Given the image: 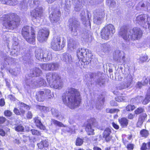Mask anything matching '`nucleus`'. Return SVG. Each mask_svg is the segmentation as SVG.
<instances>
[{
  "mask_svg": "<svg viewBox=\"0 0 150 150\" xmlns=\"http://www.w3.org/2000/svg\"><path fill=\"white\" fill-rule=\"evenodd\" d=\"M112 124L113 127L115 129H117L119 128V125L115 124L114 122H112Z\"/></svg>",
  "mask_w": 150,
  "mask_h": 150,
  "instance_id": "64",
  "label": "nucleus"
},
{
  "mask_svg": "<svg viewBox=\"0 0 150 150\" xmlns=\"http://www.w3.org/2000/svg\"><path fill=\"white\" fill-rule=\"evenodd\" d=\"M13 112L16 115H21V112L19 111V110L16 108H14Z\"/></svg>",
  "mask_w": 150,
  "mask_h": 150,
  "instance_id": "58",
  "label": "nucleus"
},
{
  "mask_svg": "<svg viewBox=\"0 0 150 150\" xmlns=\"http://www.w3.org/2000/svg\"><path fill=\"white\" fill-rule=\"evenodd\" d=\"M51 112L52 115L54 117H57L59 116L58 111L56 109L52 108L51 109Z\"/></svg>",
  "mask_w": 150,
  "mask_h": 150,
  "instance_id": "40",
  "label": "nucleus"
},
{
  "mask_svg": "<svg viewBox=\"0 0 150 150\" xmlns=\"http://www.w3.org/2000/svg\"><path fill=\"white\" fill-rule=\"evenodd\" d=\"M50 34V31L47 28L40 30L38 33V40L41 42L47 40Z\"/></svg>",
  "mask_w": 150,
  "mask_h": 150,
  "instance_id": "14",
  "label": "nucleus"
},
{
  "mask_svg": "<svg viewBox=\"0 0 150 150\" xmlns=\"http://www.w3.org/2000/svg\"><path fill=\"white\" fill-rule=\"evenodd\" d=\"M25 82L27 86L28 87L45 86L46 85V81L42 78L27 79L25 80Z\"/></svg>",
  "mask_w": 150,
  "mask_h": 150,
  "instance_id": "8",
  "label": "nucleus"
},
{
  "mask_svg": "<svg viewBox=\"0 0 150 150\" xmlns=\"http://www.w3.org/2000/svg\"><path fill=\"white\" fill-rule=\"evenodd\" d=\"M42 73V71L39 68L37 67L34 68L30 71L31 76L32 77L39 76Z\"/></svg>",
  "mask_w": 150,
  "mask_h": 150,
  "instance_id": "26",
  "label": "nucleus"
},
{
  "mask_svg": "<svg viewBox=\"0 0 150 150\" xmlns=\"http://www.w3.org/2000/svg\"><path fill=\"white\" fill-rule=\"evenodd\" d=\"M46 78L51 87L56 89H60L62 88V82L57 73L49 72L47 74Z\"/></svg>",
  "mask_w": 150,
  "mask_h": 150,
  "instance_id": "3",
  "label": "nucleus"
},
{
  "mask_svg": "<svg viewBox=\"0 0 150 150\" xmlns=\"http://www.w3.org/2000/svg\"><path fill=\"white\" fill-rule=\"evenodd\" d=\"M144 112V109L142 108H139L134 111V113L136 114H138L142 113L139 117L138 121L137 124V126L138 127H140L142 125L144 120L147 117L146 114V113H143Z\"/></svg>",
  "mask_w": 150,
  "mask_h": 150,
  "instance_id": "11",
  "label": "nucleus"
},
{
  "mask_svg": "<svg viewBox=\"0 0 150 150\" xmlns=\"http://www.w3.org/2000/svg\"><path fill=\"white\" fill-rule=\"evenodd\" d=\"M4 18L3 25L7 29L12 30L14 29L20 22L19 17L14 13L5 15Z\"/></svg>",
  "mask_w": 150,
  "mask_h": 150,
  "instance_id": "4",
  "label": "nucleus"
},
{
  "mask_svg": "<svg viewBox=\"0 0 150 150\" xmlns=\"http://www.w3.org/2000/svg\"><path fill=\"white\" fill-rule=\"evenodd\" d=\"M31 132L33 135H40L41 133L38 131L34 129H32L31 130Z\"/></svg>",
  "mask_w": 150,
  "mask_h": 150,
  "instance_id": "49",
  "label": "nucleus"
},
{
  "mask_svg": "<svg viewBox=\"0 0 150 150\" xmlns=\"http://www.w3.org/2000/svg\"><path fill=\"white\" fill-rule=\"evenodd\" d=\"M111 133V129L108 128H106L103 133V137L107 142L110 141L112 138V137L110 135Z\"/></svg>",
  "mask_w": 150,
  "mask_h": 150,
  "instance_id": "20",
  "label": "nucleus"
},
{
  "mask_svg": "<svg viewBox=\"0 0 150 150\" xmlns=\"http://www.w3.org/2000/svg\"><path fill=\"white\" fill-rule=\"evenodd\" d=\"M43 145L45 147H48L49 145V142L47 139L42 141Z\"/></svg>",
  "mask_w": 150,
  "mask_h": 150,
  "instance_id": "56",
  "label": "nucleus"
},
{
  "mask_svg": "<svg viewBox=\"0 0 150 150\" xmlns=\"http://www.w3.org/2000/svg\"><path fill=\"white\" fill-rule=\"evenodd\" d=\"M60 14L59 11L53 12L50 15V19L51 22L54 24H58L59 20Z\"/></svg>",
  "mask_w": 150,
  "mask_h": 150,
  "instance_id": "19",
  "label": "nucleus"
},
{
  "mask_svg": "<svg viewBox=\"0 0 150 150\" xmlns=\"http://www.w3.org/2000/svg\"><path fill=\"white\" fill-rule=\"evenodd\" d=\"M14 128L17 132H23L24 130V127L21 125H16Z\"/></svg>",
  "mask_w": 150,
  "mask_h": 150,
  "instance_id": "38",
  "label": "nucleus"
},
{
  "mask_svg": "<svg viewBox=\"0 0 150 150\" xmlns=\"http://www.w3.org/2000/svg\"><path fill=\"white\" fill-rule=\"evenodd\" d=\"M6 120V119L3 117H0V125L3 124Z\"/></svg>",
  "mask_w": 150,
  "mask_h": 150,
  "instance_id": "57",
  "label": "nucleus"
},
{
  "mask_svg": "<svg viewBox=\"0 0 150 150\" xmlns=\"http://www.w3.org/2000/svg\"><path fill=\"white\" fill-rule=\"evenodd\" d=\"M148 56L146 54L142 55L140 57L139 60L140 62L142 63L146 61L148 59Z\"/></svg>",
  "mask_w": 150,
  "mask_h": 150,
  "instance_id": "41",
  "label": "nucleus"
},
{
  "mask_svg": "<svg viewBox=\"0 0 150 150\" xmlns=\"http://www.w3.org/2000/svg\"><path fill=\"white\" fill-rule=\"evenodd\" d=\"M87 18H88V20H86V18L85 19V20H82V21H83V24H84L85 26L86 27H89L90 28L91 25L90 20L91 18V13L89 11H87Z\"/></svg>",
  "mask_w": 150,
  "mask_h": 150,
  "instance_id": "31",
  "label": "nucleus"
},
{
  "mask_svg": "<svg viewBox=\"0 0 150 150\" xmlns=\"http://www.w3.org/2000/svg\"><path fill=\"white\" fill-rule=\"evenodd\" d=\"M135 98H132L130 100V102L132 103H139V101H137Z\"/></svg>",
  "mask_w": 150,
  "mask_h": 150,
  "instance_id": "63",
  "label": "nucleus"
},
{
  "mask_svg": "<svg viewBox=\"0 0 150 150\" xmlns=\"http://www.w3.org/2000/svg\"><path fill=\"white\" fill-rule=\"evenodd\" d=\"M31 16L35 19H38L43 15V9L41 6L36 8L30 12Z\"/></svg>",
  "mask_w": 150,
  "mask_h": 150,
  "instance_id": "16",
  "label": "nucleus"
},
{
  "mask_svg": "<svg viewBox=\"0 0 150 150\" xmlns=\"http://www.w3.org/2000/svg\"><path fill=\"white\" fill-rule=\"evenodd\" d=\"M115 32V28L113 25L108 24L105 25L100 31L101 38L105 40H109Z\"/></svg>",
  "mask_w": 150,
  "mask_h": 150,
  "instance_id": "6",
  "label": "nucleus"
},
{
  "mask_svg": "<svg viewBox=\"0 0 150 150\" xmlns=\"http://www.w3.org/2000/svg\"><path fill=\"white\" fill-rule=\"evenodd\" d=\"M34 120L37 127L43 130L45 129V127L42 124L40 121L38 119V117L35 118L34 119Z\"/></svg>",
  "mask_w": 150,
  "mask_h": 150,
  "instance_id": "32",
  "label": "nucleus"
},
{
  "mask_svg": "<svg viewBox=\"0 0 150 150\" xmlns=\"http://www.w3.org/2000/svg\"><path fill=\"white\" fill-rule=\"evenodd\" d=\"M4 60L8 62L12 61L13 60L12 58L10 57L9 56H7L6 55L4 56Z\"/></svg>",
  "mask_w": 150,
  "mask_h": 150,
  "instance_id": "52",
  "label": "nucleus"
},
{
  "mask_svg": "<svg viewBox=\"0 0 150 150\" xmlns=\"http://www.w3.org/2000/svg\"><path fill=\"white\" fill-rule=\"evenodd\" d=\"M98 125V122L96 119L92 118L90 120V122L86 125L85 130L88 135L94 134V127Z\"/></svg>",
  "mask_w": 150,
  "mask_h": 150,
  "instance_id": "13",
  "label": "nucleus"
},
{
  "mask_svg": "<svg viewBox=\"0 0 150 150\" xmlns=\"http://www.w3.org/2000/svg\"><path fill=\"white\" fill-rule=\"evenodd\" d=\"M104 11L102 10L97 9L93 12V21L94 23L99 25L103 21L105 17Z\"/></svg>",
  "mask_w": 150,
  "mask_h": 150,
  "instance_id": "9",
  "label": "nucleus"
},
{
  "mask_svg": "<svg viewBox=\"0 0 150 150\" xmlns=\"http://www.w3.org/2000/svg\"><path fill=\"white\" fill-rule=\"evenodd\" d=\"M118 120L120 125L122 127H126L128 123V120L127 119L125 118L119 119Z\"/></svg>",
  "mask_w": 150,
  "mask_h": 150,
  "instance_id": "33",
  "label": "nucleus"
},
{
  "mask_svg": "<svg viewBox=\"0 0 150 150\" xmlns=\"http://www.w3.org/2000/svg\"><path fill=\"white\" fill-rule=\"evenodd\" d=\"M122 53V52L118 50H116L113 54V58L114 60L120 63L122 62H124L125 57L123 56L122 58H121Z\"/></svg>",
  "mask_w": 150,
  "mask_h": 150,
  "instance_id": "18",
  "label": "nucleus"
},
{
  "mask_svg": "<svg viewBox=\"0 0 150 150\" xmlns=\"http://www.w3.org/2000/svg\"><path fill=\"white\" fill-rule=\"evenodd\" d=\"M44 50L41 49H38L35 51V55L37 59L39 60H43V52Z\"/></svg>",
  "mask_w": 150,
  "mask_h": 150,
  "instance_id": "24",
  "label": "nucleus"
},
{
  "mask_svg": "<svg viewBox=\"0 0 150 150\" xmlns=\"http://www.w3.org/2000/svg\"><path fill=\"white\" fill-rule=\"evenodd\" d=\"M80 15L82 20H85V19L86 18V17L85 12L84 10H82L81 11Z\"/></svg>",
  "mask_w": 150,
  "mask_h": 150,
  "instance_id": "51",
  "label": "nucleus"
},
{
  "mask_svg": "<svg viewBox=\"0 0 150 150\" xmlns=\"http://www.w3.org/2000/svg\"><path fill=\"white\" fill-rule=\"evenodd\" d=\"M62 59L64 61L68 64H70L72 62V57L69 54L65 53L63 54Z\"/></svg>",
  "mask_w": 150,
  "mask_h": 150,
  "instance_id": "27",
  "label": "nucleus"
},
{
  "mask_svg": "<svg viewBox=\"0 0 150 150\" xmlns=\"http://www.w3.org/2000/svg\"><path fill=\"white\" fill-rule=\"evenodd\" d=\"M97 82L101 86V85H103L104 83L105 80L103 79L100 78L97 80Z\"/></svg>",
  "mask_w": 150,
  "mask_h": 150,
  "instance_id": "53",
  "label": "nucleus"
},
{
  "mask_svg": "<svg viewBox=\"0 0 150 150\" xmlns=\"http://www.w3.org/2000/svg\"><path fill=\"white\" fill-rule=\"evenodd\" d=\"M62 99L63 103L71 109L80 104L81 98L79 91L72 87H68L66 92L63 94Z\"/></svg>",
  "mask_w": 150,
  "mask_h": 150,
  "instance_id": "1",
  "label": "nucleus"
},
{
  "mask_svg": "<svg viewBox=\"0 0 150 150\" xmlns=\"http://www.w3.org/2000/svg\"><path fill=\"white\" fill-rule=\"evenodd\" d=\"M71 24L70 25L71 26L70 28L71 31L72 33H73V34L76 35L77 33L76 32L78 27L79 26V22L77 21L74 20Z\"/></svg>",
  "mask_w": 150,
  "mask_h": 150,
  "instance_id": "21",
  "label": "nucleus"
},
{
  "mask_svg": "<svg viewBox=\"0 0 150 150\" xmlns=\"http://www.w3.org/2000/svg\"><path fill=\"white\" fill-rule=\"evenodd\" d=\"M89 53L88 49L79 48L77 51V55L79 59H80L83 57H87L89 56Z\"/></svg>",
  "mask_w": 150,
  "mask_h": 150,
  "instance_id": "17",
  "label": "nucleus"
},
{
  "mask_svg": "<svg viewBox=\"0 0 150 150\" xmlns=\"http://www.w3.org/2000/svg\"><path fill=\"white\" fill-rule=\"evenodd\" d=\"M127 148L128 150H132L134 148V145L132 144H128L127 145Z\"/></svg>",
  "mask_w": 150,
  "mask_h": 150,
  "instance_id": "59",
  "label": "nucleus"
},
{
  "mask_svg": "<svg viewBox=\"0 0 150 150\" xmlns=\"http://www.w3.org/2000/svg\"><path fill=\"white\" fill-rule=\"evenodd\" d=\"M43 61H48L51 60L52 58V53L50 51L44 50L43 52Z\"/></svg>",
  "mask_w": 150,
  "mask_h": 150,
  "instance_id": "22",
  "label": "nucleus"
},
{
  "mask_svg": "<svg viewBox=\"0 0 150 150\" xmlns=\"http://www.w3.org/2000/svg\"><path fill=\"white\" fill-rule=\"evenodd\" d=\"M83 139L80 138H78L76 141V145L77 146H81L83 144Z\"/></svg>",
  "mask_w": 150,
  "mask_h": 150,
  "instance_id": "47",
  "label": "nucleus"
},
{
  "mask_svg": "<svg viewBox=\"0 0 150 150\" xmlns=\"http://www.w3.org/2000/svg\"><path fill=\"white\" fill-rule=\"evenodd\" d=\"M141 149V150H150V142H148L147 144L143 143Z\"/></svg>",
  "mask_w": 150,
  "mask_h": 150,
  "instance_id": "37",
  "label": "nucleus"
},
{
  "mask_svg": "<svg viewBox=\"0 0 150 150\" xmlns=\"http://www.w3.org/2000/svg\"><path fill=\"white\" fill-rule=\"evenodd\" d=\"M9 71L10 73H11L14 76H17L18 74H19V72H16L15 71H14L12 69H10Z\"/></svg>",
  "mask_w": 150,
  "mask_h": 150,
  "instance_id": "55",
  "label": "nucleus"
},
{
  "mask_svg": "<svg viewBox=\"0 0 150 150\" xmlns=\"http://www.w3.org/2000/svg\"><path fill=\"white\" fill-rule=\"evenodd\" d=\"M44 91L45 92V95L46 97L49 96L51 93L50 90L48 89H45Z\"/></svg>",
  "mask_w": 150,
  "mask_h": 150,
  "instance_id": "54",
  "label": "nucleus"
},
{
  "mask_svg": "<svg viewBox=\"0 0 150 150\" xmlns=\"http://www.w3.org/2000/svg\"><path fill=\"white\" fill-rule=\"evenodd\" d=\"M18 3V1L16 0H9L6 4L10 5H15Z\"/></svg>",
  "mask_w": 150,
  "mask_h": 150,
  "instance_id": "44",
  "label": "nucleus"
},
{
  "mask_svg": "<svg viewBox=\"0 0 150 150\" xmlns=\"http://www.w3.org/2000/svg\"><path fill=\"white\" fill-rule=\"evenodd\" d=\"M133 77L131 74H128L124 77L123 81L118 87L120 90L125 89L128 88L132 83Z\"/></svg>",
  "mask_w": 150,
  "mask_h": 150,
  "instance_id": "10",
  "label": "nucleus"
},
{
  "mask_svg": "<svg viewBox=\"0 0 150 150\" xmlns=\"http://www.w3.org/2000/svg\"><path fill=\"white\" fill-rule=\"evenodd\" d=\"M37 100L39 101H43L46 98L44 91H40L38 92L36 96Z\"/></svg>",
  "mask_w": 150,
  "mask_h": 150,
  "instance_id": "29",
  "label": "nucleus"
},
{
  "mask_svg": "<svg viewBox=\"0 0 150 150\" xmlns=\"http://www.w3.org/2000/svg\"><path fill=\"white\" fill-rule=\"evenodd\" d=\"M98 47L100 48L99 50H101L105 52H107L110 49V45L107 43L100 44L98 45Z\"/></svg>",
  "mask_w": 150,
  "mask_h": 150,
  "instance_id": "28",
  "label": "nucleus"
},
{
  "mask_svg": "<svg viewBox=\"0 0 150 150\" xmlns=\"http://www.w3.org/2000/svg\"><path fill=\"white\" fill-rule=\"evenodd\" d=\"M40 67L44 70L53 71L57 70L59 67V65L57 63L51 62L41 64H40Z\"/></svg>",
  "mask_w": 150,
  "mask_h": 150,
  "instance_id": "12",
  "label": "nucleus"
},
{
  "mask_svg": "<svg viewBox=\"0 0 150 150\" xmlns=\"http://www.w3.org/2000/svg\"><path fill=\"white\" fill-rule=\"evenodd\" d=\"M143 86V83L140 81H138L136 84V87L139 88H141Z\"/></svg>",
  "mask_w": 150,
  "mask_h": 150,
  "instance_id": "61",
  "label": "nucleus"
},
{
  "mask_svg": "<svg viewBox=\"0 0 150 150\" xmlns=\"http://www.w3.org/2000/svg\"><path fill=\"white\" fill-rule=\"evenodd\" d=\"M78 45V42L73 38H70L68 40V46L69 48H75Z\"/></svg>",
  "mask_w": 150,
  "mask_h": 150,
  "instance_id": "30",
  "label": "nucleus"
},
{
  "mask_svg": "<svg viewBox=\"0 0 150 150\" xmlns=\"http://www.w3.org/2000/svg\"><path fill=\"white\" fill-rule=\"evenodd\" d=\"M126 97L120 96L115 98V100L117 101L120 102L124 101L126 99Z\"/></svg>",
  "mask_w": 150,
  "mask_h": 150,
  "instance_id": "46",
  "label": "nucleus"
},
{
  "mask_svg": "<svg viewBox=\"0 0 150 150\" xmlns=\"http://www.w3.org/2000/svg\"><path fill=\"white\" fill-rule=\"evenodd\" d=\"M32 56V55L30 53H27L22 57V59L24 61H25L26 62H28L31 58Z\"/></svg>",
  "mask_w": 150,
  "mask_h": 150,
  "instance_id": "35",
  "label": "nucleus"
},
{
  "mask_svg": "<svg viewBox=\"0 0 150 150\" xmlns=\"http://www.w3.org/2000/svg\"><path fill=\"white\" fill-rule=\"evenodd\" d=\"M65 43L64 40H62L60 37L55 36L52 40L51 46L53 50H59L62 49L64 47Z\"/></svg>",
  "mask_w": 150,
  "mask_h": 150,
  "instance_id": "7",
  "label": "nucleus"
},
{
  "mask_svg": "<svg viewBox=\"0 0 150 150\" xmlns=\"http://www.w3.org/2000/svg\"><path fill=\"white\" fill-rule=\"evenodd\" d=\"M146 16L145 15H140L137 16L136 18V21L139 25L144 26L145 24Z\"/></svg>",
  "mask_w": 150,
  "mask_h": 150,
  "instance_id": "23",
  "label": "nucleus"
},
{
  "mask_svg": "<svg viewBox=\"0 0 150 150\" xmlns=\"http://www.w3.org/2000/svg\"><path fill=\"white\" fill-rule=\"evenodd\" d=\"M107 3L108 4V5L110 7H114L116 4L115 1L113 0H107Z\"/></svg>",
  "mask_w": 150,
  "mask_h": 150,
  "instance_id": "43",
  "label": "nucleus"
},
{
  "mask_svg": "<svg viewBox=\"0 0 150 150\" xmlns=\"http://www.w3.org/2000/svg\"><path fill=\"white\" fill-rule=\"evenodd\" d=\"M22 34L24 38L29 43H33L35 41V34L32 27L25 26L22 30Z\"/></svg>",
  "mask_w": 150,
  "mask_h": 150,
  "instance_id": "5",
  "label": "nucleus"
},
{
  "mask_svg": "<svg viewBox=\"0 0 150 150\" xmlns=\"http://www.w3.org/2000/svg\"><path fill=\"white\" fill-rule=\"evenodd\" d=\"M119 34L124 40L128 41L130 39L133 40L140 39L142 36L143 32L139 28L129 30L125 27H123L120 28Z\"/></svg>",
  "mask_w": 150,
  "mask_h": 150,
  "instance_id": "2",
  "label": "nucleus"
},
{
  "mask_svg": "<svg viewBox=\"0 0 150 150\" xmlns=\"http://www.w3.org/2000/svg\"><path fill=\"white\" fill-rule=\"evenodd\" d=\"M143 82L142 83L143 84V86H145L148 83V81L147 79L145 77H144L143 78Z\"/></svg>",
  "mask_w": 150,
  "mask_h": 150,
  "instance_id": "62",
  "label": "nucleus"
},
{
  "mask_svg": "<svg viewBox=\"0 0 150 150\" xmlns=\"http://www.w3.org/2000/svg\"><path fill=\"white\" fill-rule=\"evenodd\" d=\"M13 40L12 51L11 52V54L12 55L17 56L19 54L20 50V45L18 43V40L16 37L13 38Z\"/></svg>",
  "mask_w": 150,
  "mask_h": 150,
  "instance_id": "15",
  "label": "nucleus"
},
{
  "mask_svg": "<svg viewBox=\"0 0 150 150\" xmlns=\"http://www.w3.org/2000/svg\"><path fill=\"white\" fill-rule=\"evenodd\" d=\"M150 101V96L146 95V97L143 101L142 103L144 105L147 104Z\"/></svg>",
  "mask_w": 150,
  "mask_h": 150,
  "instance_id": "48",
  "label": "nucleus"
},
{
  "mask_svg": "<svg viewBox=\"0 0 150 150\" xmlns=\"http://www.w3.org/2000/svg\"><path fill=\"white\" fill-rule=\"evenodd\" d=\"M43 143L42 141L40 142V143L38 144V146L39 149H42L44 147Z\"/></svg>",
  "mask_w": 150,
  "mask_h": 150,
  "instance_id": "60",
  "label": "nucleus"
},
{
  "mask_svg": "<svg viewBox=\"0 0 150 150\" xmlns=\"http://www.w3.org/2000/svg\"><path fill=\"white\" fill-rule=\"evenodd\" d=\"M140 134L142 137H146L149 134L148 131L146 129H143L141 131Z\"/></svg>",
  "mask_w": 150,
  "mask_h": 150,
  "instance_id": "42",
  "label": "nucleus"
},
{
  "mask_svg": "<svg viewBox=\"0 0 150 150\" xmlns=\"http://www.w3.org/2000/svg\"><path fill=\"white\" fill-rule=\"evenodd\" d=\"M135 108V107L134 105H128L126 107V110L127 111H132Z\"/></svg>",
  "mask_w": 150,
  "mask_h": 150,
  "instance_id": "45",
  "label": "nucleus"
},
{
  "mask_svg": "<svg viewBox=\"0 0 150 150\" xmlns=\"http://www.w3.org/2000/svg\"><path fill=\"white\" fill-rule=\"evenodd\" d=\"M37 109L40 110L41 112L46 113L48 112L50 110V108L48 107L45 106L37 105Z\"/></svg>",
  "mask_w": 150,
  "mask_h": 150,
  "instance_id": "34",
  "label": "nucleus"
},
{
  "mask_svg": "<svg viewBox=\"0 0 150 150\" xmlns=\"http://www.w3.org/2000/svg\"><path fill=\"white\" fill-rule=\"evenodd\" d=\"M51 122L52 124H53L56 125L60 127H65V126L62 122L54 119H51Z\"/></svg>",
  "mask_w": 150,
  "mask_h": 150,
  "instance_id": "36",
  "label": "nucleus"
},
{
  "mask_svg": "<svg viewBox=\"0 0 150 150\" xmlns=\"http://www.w3.org/2000/svg\"><path fill=\"white\" fill-rule=\"evenodd\" d=\"M104 102V99L103 98L102 100V102H101L99 104L98 103H97L96 104V108L98 110L101 109L102 108V105L103 104Z\"/></svg>",
  "mask_w": 150,
  "mask_h": 150,
  "instance_id": "39",
  "label": "nucleus"
},
{
  "mask_svg": "<svg viewBox=\"0 0 150 150\" xmlns=\"http://www.w3.org/2000/svg\"><path fill=\"white\" fill-rule=\"evenodd\" d=\"M4 114L5 116L9 117L11 115L12 112L10 110H6L4 112Z\"/></svg>",
  "mask_w": 150,
  "mask_h": 150,
  "instance_id": "50",
  "label": "nucleus"
},
{
  "mask_svg": "<svg viewBox=\"0 0 150 150\" xmlns=\"http://www.w3.org/2000/svg\"><path fill=\"white\" fill-rule=\"evenodd\" d=\"M18 105L20 106L19 107V111L21 114L24 115L25 113V110H28L29 109V106L27 105L22 102L19 103Z\"/></svg>",
  "mask_w": 150,
  "mask_h": 150,
  "instance_id": "25",
  "label": "nucleus"
}]
</instances>
